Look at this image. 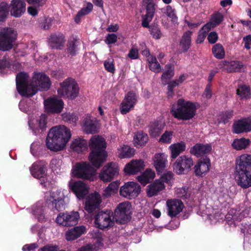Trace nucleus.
<instances>
[{"instance_id": "obj_4", "label": "nucleus", "mask_w": 251, "mask_h": 251, "mask_svg": "<svg viewBox=\"0 0 251 251\" xmlns=\"http://www.w3.org/2000/svg\"><path fill=\"white\" fill-rule=\"evenodd\" d=\"M200 106L198 102L180 98L172 105L170 113L178 120L189 121L195 117L197 110Z\"/></svg>"}, {"instance_id": "obj_47", "label": "nucleus", "mask_w": 251, "mask_h": 251, "mask_svg": "<svg viewBox=\"0 0 251 251\" xmlns=\"http://www.w3.org/2000/svg\"><path fill=\"white\" fill-rule=\"evenodd\" d=\"M188 190L189 188L187 186L177 188L176 190L177 197L180 198L184 200L189 199L190 196V193Z\"/></svg>"}, {"instance_id": "obj_24", "label": "nucleus", "mask_w": 251, "mask_h": 251, "mask_svg": "<svg viewBox=\"0 0 251 251\" xmlns=\"http://www.w3.org/2000/svg\"><path fill=\"white\" fill-rule=\"evenodd\" d=\"M66 41L62 33L52 34L48 38L49 46L51 49L62 50Z\"/></svg>"}, {"instance_id": "obj_6", "label": "nucleus", "mask_w": 251, "mask_h": 251, "mask_svg": "<svg viewBox=\"0 0 251 251\" xmlns=\"http://www.w3.org/2000/svg\"><path fill=\"white\" fill-rule=\"evenodd\" d=\"M79 87L74 78L68 77L60 83V87L57 89L59 96L74 100L78 96Z\"/></svg>"}, {"instance_id": "obj_49", "label": "nucleus", "mask_w": 251, "mask_h": 251, "mask_svg": "<svg viewBox=\"0 0 251 251\" xmlns=\"http://www.w3.org/2000/svg\"><path fill=\"white\" fill-rule=\"evenodd\" d=\"M223 20L224 16L223 14L219 12H217L212 15L211 22L213 24V26H216L219 25Z\"/></svg>"}, {"instance_id": "obj_63", "label": "nucleus", "mask_w": 251, "mask_h": 251, "mask_svg": "<svg viewBox=\"0 0 251 251\" xmlns=\"http://www.w3.org/2000/svg\"><path fill=\"white\" fill-rule=\"evenodd\" d=\"M38 247V244L34 243L24 245L22 248V250L23 251H33Z\"/></svg>"}, {"instance_id": "obj_1", "label": "nucleus", "mask_w": 251, "mask_h": 251, "mask_svg": "<svg viewBox=\"0 0 251 251\" xmlns=\"http://www.w3.org/2000/svg\"><path fill=\"white\" fill-rule=\"evenodd\" d=\"M90 152L88 159L90 163L81 161L73 167L72 174L73 177L85 180H90L96 173V169L100 168L106 161L107 153L105 149L106 143L101 136L91 137L89 142Z\"/></svg>"}, {"instance_id": "obj_18", "label": "nucleus", "mask_w": 251, "mask_h": 251, "mask_svg": "<svg viewBox=\"0 0 251 251\" xmlns=\"http://www.w3.org/2000/svg\"><path fill=\"white\" fill-rule=\"evenodd\" d=\"M251 131V117L244 118L235 121L232 131L236 134L247 133Z\"/></svg>"}, {"instance_id": "obj_22", "label": "nucleus", "mask_w": 251, "mask_h": 251, "mask_svg": "<svg viewBox=\"0 0 251 251\" xmlns=\"http://www.w3.org/2000/svg\"><path fill=\"white\" fill-rule=\"evenodd\" d=\"M211 166L210 161L206 156L199 160L194 167V173L197 177H203L207 174Z\"/></svg>"}, {"instance_id": "obj_31", "label": "nucleus", "mask_w": 251, "mask_h": 251, "mask_svg": "<svg viewBox=\"0 0 251 251\" xmlns=\"http://www.w3.org/2000/svg\"><path fill=\"white\" fill-rule=\"evenodd\" d=\"M165 186L162 182L159 180H156L154 182L149 184L147 188V196L151 198L157 195L159 192L162 191Z\"/></svg>"}, {"instance_id": "obj_33", "label": "nucleus", "mask_w": 251, "mask_h": 251, "mask_svg": "<svg viewBox=\"0 0 251 251\" xmlns=\"http://www.w3.org/2000/svg\"><path fill=\"white\" fill-rule=\"evenodd\" d=\"M154 166L158 174H161L164 170L167 160L164 153H156L153 158Z\"/></svg>"}, {"instance_id": "obj_13", "label": "nucleus", "mask_w": 251, "mask_h": 251, "mask_svg": "<svg viewBox=\"0 0 251 251\" xmlns=\"http://www.w3.org/2000/svg\"><path fill=\"white\" fill-rule=\"evenodd\" d=\"M193 165V160L191 157L184 155L177 158L173 164V169L177 174L181 175L189 172Z\"/></svg>"}, {"instance_id": "obj_43", "label": "nucleus", "mask_w": 251, "mask_h": 251, "mask_svg": "<svg viewBox=\"0 0 251 251\" xmlns=\"http://www.w3.org/2000/svg\"><path fill=\"white\" fill-rule=\"evenodd\" d=\"M236 92L237 94L242 99H249L251 97L250 88L245 85L239 86Z\"/></svg>"}, {"instance_id": "obj_16", "label": "nucleus", "mask_w": 251, "mask_h": 251, "mask_svg": "<svg viewBox=\"0 0 251 251\" xmlns=\"http://www.w3.org/2000/svg\"><path fill=\"white\" fill-rule=\"evenodd\" d=\"M138 95L133 91H129L125 96L120 106V112L125 115L133 109L137 102Z\"/></svg>"}, {"instance_id": "obj_54", "label": "nucleus", "mask_w": 251, "mask_h": 251, "mask_svg": "<svg viewBox=\"0 0 251 251\" xmlns=\"http://www.w3.org/2000/svg\"><path fill=\"white\" fill-rule=\"evenodd\" d=\"M173 132L166 131L161 136L159 142L164 143H170L172 139Z\"/></svg>"}, {"instance_id": "obj_19", "label": "nucleus", "mask_w": 251, "mask_h": 251, "mask_svg": "<svg viewBox=\"0 0 251 251\" xmlns=\"http://www.w3.org/2000/svg\"><path fill=\"white\" fill-rule=\"evenodd\" d=\"M25 6L24 0H12L8 5V10L12 16L19 18L25 12Z\"/></svg>"}, {"instance_id": "obj_36", "label": "nucleus", "mask_w": 251, "mask_h": 251, "mask_svg": "<svg viewBox=\"0 0 251 251\" xmlns=\"http://www.w3.org/2000/svg\"><path fill=\"white\" fill-rule=\"evenodd\" d=\"M164 126L157 121L151 122L149 126V133L151 137L158 136L161 133Z\"/></svg>"}, {"instance_id": "obj_28", "label": "nucleus", "mask_w": 251, "mask_h": 251, "mask_svg": "<svg viewBox=\"0 0 251 251\" xmlns=\"http://www.w3.org/2000/svg\"><path fill=\"white\" fill-rule=\"evenodd\" d=\"M144 162L140 160H132L125 167L124 172L126 175H135L144 169Z\"/></svg>"}, {"instance_id": "obj_12", "label": "nucleus", "mask_w": 251, "mask_h": 251, "mask_svg": "<svg viewBox=\"0 0 251 251\" xmlns=\"http://www.w3.org/2000/svg\"><path fill=\"white\" fill-rule=\"evenodd\" d=\"M119 168L118 164L110 162L105 165L100 173V179L104 182H109L119 175Z\"/></svg>"}, {"instance_id": "obj_27", "label": "nucleus", "mask_w": 251, "mask_h": 251, "mask_svg": "<svg viewBox=\"0 0 251 251\" xmlns=\"http://www.w3.org/2000/svg\"><path fill=\"white\" fill-rule=\"evenodd\" d=\"M46 166L45 162L43 161H38L34 163L30 168L32 176L37 178L44 177L47 171Z\"/></svg>"}, {"instance_id": "obj_50", "label": "nucleus", "mask_w": 251, "mask_h": 251, "mask_svg": "<svg viewBox=\"0 0 251 251\" xmlns=\"http://www.w3.org/2000/svg\"><path fill=\"white\" fill-rule=\"evenodd\" d=\"M232 116V110H227L223 112L219 115L220 122L226 124L228 123L229 120L231 119Z\"/></svg>"}, {"instance_id": "obj_45", "label": "nucleus", "mask_w": 251, "mask_h": 251, "mask_svg": "<svg viewBox=\"0 0 251 251\" xmlns=\"http://www.w3.org/2000/svg\"><path fill=\"white\" fill-rule=\"evenodd\" d=\"M149 30L153 38L158 40L162 37V34L157 24L154 23L151 25Z\"/></svg>"}, {"instance_id": "obj_51", "label": "nucleus", "mask_w": 251, "mask_h": 251, "mask_svg": "<svg viewBox=\"0 0 251 251\" xmlns=\"http://www.w3.org/2000/svg\"><path fill=\"white\" fill-rule=\"evenodd\" d=\"M155 4L154 2L149 3H148V4H146V14L145 16H146L150 18H153L155 12Z\"/></svg>"}, {"instance_id": "obj_30", "label": "nucleus", "mask_w": 251, "mask_h": 251, "mask_svg": "<svg viewBox=\"0 0 251 251\" xmlns=\"http://www.w3.org/2000/svg\"><path fill=\"white\" fill-rule=\"evenodd\" d=\"M79 41L75 38L69 39L66 44L65 52L68 57H72L76 55L79 50Z\"/></svg>"}, {"instance_id": "obj_55", "label": "nucleus", "mask_w": 251, "mask_h": 251, "mask_svg": "<svg viewBox=\"0 0 251 251\" xmlns=\"http://www.w3.org/2000/svg\"><path fill=\"white\" fill-rule=\"evenodd\" d=\"M169 69L162 74L161 76L162 80L164 79L170 80L175 75L174 70L172 69L171 65H169Z\"/></svg>"}, {"instance_id": "obj_35", "label": "nucleus", "mask_w": 251, "mask_h": 251, "mask_svg": "<svg viewBox=\"0 0 251 251\" xmlns=\"http://www.w3.org/2000/svg\"><path fill=\"white\" fill-rule=\"evenodd\" d=\"M82 128L86 133L94 134L98 132L96 123L90 117H86L83 120Z\"/></svg>"}, {"instance_id": "obj_5", "label": "nucleus", "mask_w": 251, "mask_h": 251, "mask_svg": "<svg viewBox=\"0 0 251 251\" xmlns=\"http://www.w3.org/2000/svg\"><path fill=\"white\" fill-rule=\"evenodd\" d=\"M28 75L24 72L18 73L16 77V88L19 94L22 97L30 98L36 93L33 84L32 79L29 82Z\"/></svg>"}, {"instance_id": "obj_40", "label": "nucleus", "mask_w": 251, "mask_h": 251, "mask_svg": "<svg viewBox=\"0 0 251 251\" xmlns=\"http://www.w3.org/2000/svg\"><path fill=\"white\" fill-rule=\"evenodd\" d=\"M135 150L127 145H124L120 149L119 157L121 159L130 158L134 154Z\"/></svg>"}, {"instance_id": "obj_64", "label": "nucleus", "mask_w": 251, "mask_h": 251, "mask_svg": "<svg viewBox=\"0 0 251 251\" xmlns=\"http://www.w3.org/2000/svg\"><path fill=\"white\" fill-rule=\"evenodd\" d=\"M172 178L173 174L171 173H167L166 174H164L163 175L161 176L159 180L161 182H162L163 183L164 182L169 183Z\"/></svg>"}, {"instance_id": "obj_23", "label": "nucleus", "mask_w": 251, "mask_h": 251, "mask_svg": "<svg viewBox=\"0 0 251 251\" xmlns=\"http://www.w3.org/2000/svg\"><path fill=\"white\" fill-rule=\"evenodd\" d=\"M211 150L212 146L209 144L197 143L190 148V153L197 157H201L209 154Z\"/></svg>"}, {"instance_id": "obj_17", "label": "nucleus", "mask_w": 251, "mask_h": 251, "mask_svg": "<svg viewBox=\"0 0 251 251\" xmlns=\"http://www.w3.org/2000/svg\"><path fill=\"white\" fill-rule=\"evenodd\" d=\"M141 192V187L137 182L130 181L126 183L120 188V195L128 199L137 197Z\"/></svg>"}, {"instance_id": "obj_37", "label": "nucleus", "mask_w": 251, "mask_h": 251, "mask_svg": "<svg viewBox=\"0 0 251 251\" xmlns=\"http://www.w3.org/2000/svg\"><path fill=\"white\" fill-rule=\"evenodd\" d=\"M171 150V158H176L181 152L184 151L186 149V145L183 142L177 143L172 144L170 146Z\"/></svg>"}, {"instance_id": "obj_34", "label": "nucleus", "mask_w": 251, "mask_h": 251, "mask_svg": "<svg viewBox=\"0 0 251 251\" xmlns=\"http://www.w3.org/2000/svg\"><path fill=\"white\" fill-rule=\"evenodd\" d=\"M70 148L74 151L80 153L87 149L88 143L86 140L78 138L72 141Z\"/></svg>"}, {"instance_id": "obj_52", "label": "nucleus", "mask_w": 251, "mask_h": 251, "mask_svg": "<svg viewBox=\"0 0 251 251\" xmlns=\"http://www.w3.org/2000/svg\"><path fill=\"white\" fill-rule=\"evenodd\" d=\"M167 95L168 98H172L174 95V89L178 86V83L174 80L170 81L167 83Z\"/></svg>"}, {"instance_id": "obj_7", "label": "nucleus", "mask_w": 251, "mask_h": 251, "mask_svg": "<svg viewBox=\"0 0 251 251\" xmlns=\"http://www.w3.org/2000/svg\"><path fill=\"white\" fill-rule=\"evenodd\" d=\"M17 38V32L12 27L0 29V51H10L14 47Z\"/></svg>"}, {"instance_id": "obj_26", "label": "nucleus", "mask_w": 251, "mask_h": 251, "mask_svg": "<svg viewBox=\"0 0 251 251\" xmlns=\"http://www.w3.org/2000/svg\"><path fill=\"white\" fill-rule=\"evenodd\" d=\"M70 189L79 199H84L89 191L86 184L80 180L73 182Z\"/></svg>"}, {"instance_id": "obj_57", "label": "nucleus", "mask_w": 251, "mask_h": 251, "mask_svg": "<svg viewBox=\"0 0 251 251\" xmlns=\"http://www.w3.org/2000/svg\"><path fill=\"white\" fill-rule=\"evenodd\" d=\"M117 41V36L114 33L108 34L105 40L107 44H112L115 43Z\"/></svg>"}, {"instance_id": "obj_38", "label": "nucleus", "mask_w": 251, "mask_h": 251, "mask_svg": "<svg viewBox=\"0 0 251 251\" xmlns=\"http://www.w3.org/2000/svg\"><path fill=\"white\" fill-rule=\"evenodd\" d=\"M155 176L154 172L151 169H147L141 176H138V181L144 186L150 182Z\"/></svg>"}, {"instance_id": "obj_48", "label": "nucleus", "mask_w": 251, "mask_h": 251, "mask_svg": "<svg viewBox=\"0 0 251 251\" xmlns=\"http://www.w3.org/2000/svg\"><path fill=\"white\" fill-rule=\"evenodd\" d=\"M9 12L7 3L2 2L0 4V22L5 21Z\"/></svg>"}, {"instance_id": "obj_29", "label": "nucleus", "mask_w": 251, "mask_h": 251, "mask_svg": "<svg viewBox=\"0 0 251 251\" xmlns=\"http://www.w3.org/2000/svg\"><path fill=\"white\" fill-rule=\"evenodd\" d=\"M85 232L86 227L85 226H75L66 232L65 238L68 241H72L77 239Z\"/></svg>"}, {"instance_id": "obj_8", "label": "nucleus", "mask_w": 251, "mask_h": 251, "mask_svg": "<svg viewBox=\"0 0 251 251\" xmlns=\"http://www.w3.org/2000/svg\"><path fill=\"white\" fill-rule=\"evenodd\" d=\"M65 196L60 190H57L50 193L47 197L46 203L48 207L52 211L59 212L65 208Z\"/></svg>"}, {"instance_id": "obj_60", "label": "nucleus", "mask_w": 251, "mask_h": 251, "mask_svg": "<svg viewBox=\"0 0 251 251\" xmlns=\"http://www.w3.org/2000/svg\"><path fill=\"white\" fill-rule=\"evenodd\" d=\"M58 246L56 245H47L39 249L38 251H57Z\"/></svg>"}, {"instance_id": "obj_58", "label": "nucleus", "mask_w": 251, "mask_h": 251, "mask_svg": "<svg viewBox=\"0 0 251 251\" xmlns=\"http://www.w3.org/2000/svg\"><path fill=\"white\" fill-rule=\"evenodd\" d=\"M127 56L131 59H137L139 58V52L137 49L132 48L127 54Z\"/></svg>"}, {"instance_id": "obj_53", "label": "nucleus", "mask_w": 251, "mask_h": 251, "mask_svg": "<svg viewBox=\"0 0 251 251\" xmlns=\"http://www.w3.org/2000/svg\"><path fill=\"white\" fill-rule=\"evenodd\" d=\"M104 67L105 69L112 74H114L115 71L114 60L113 59H107L104 62Z\"/></svg>"}, {"instance_id": "obj_20", "label": "nucleus", "mask_w": 251, "mask_h": 251, "mask_svg": "<svg viewBox=\"0 0 251 251\" xmlns=\"http://www.w3.org/2000/svg\"><path fill=\"white\" fill-rule=\"evenodd\" d=\"M166 205L168 215L172 218L176 217L184 208L183 202L178 199L168 200L166 202Z\"/></svg>"}, {"instance_id": "obj_44", "label": "nucleus", "mask_w": 251, "mask_h": 251, "mask_svg": "<svg viewBox=\"0 0 251 251\" xmlns=\"http://www.w3.org/2000/svg\"><path fill=\"white\" fill-rule=\"evenodd\" d=\"M164 14H165L168 17L171 19V22L176 24L177 22L178 18L176 15V10L173 8L171 5H167L164 9Z\"/></svg>"}, {"instance_id": "obj_11", "label": "nucleus", "mask_w": 251, "mask_h": 251, "mask_svg": "<svg viewBox=\"0 0 251 251\" xmlns=\"http://www.w3.org/2000/svg\"><path fill=\"white\" fill-rule=\"evenodd\" d=\"M79 214L78 212H60L56 218V223L63 226H74L78 223Z\"/></svg>"}, {"instance_id": "obj_42", "label": "nucleus", "mask_w": 251, "mask_h": 251, "mask_svg": "<svg viewBox=\"0 0 251 251\" xmlns=\"http://www.w3.org/2000/svg\"><path fill=\"white\" fill-rule=\"evenodd\" d=\"M148 139V134L143 131H138L134 136L135 143L140 146L145 145Z\"/></svg>"}, {"instance_id": "obj_32", "label": "nucleus", "mask_w": 251, "mask_h": 251, "mask_svg": "<svg viewBox=\"0 0 251 251\" xmlns=\"http://www.w3.org/2000/svg\"><path fill=\"white\" fill-rule=\"evenodd\" d=\"M192 34V32L190 30H187L183 34L179 44L180 49L182 52H187L191 47Z\"/></svg>"}, {"instance_id": "obj_14", "label": "nucleus", "mask_w": 251, "mask_h": 251, "mask_svg": "<svg viewBox=\"0 0 251 251\" xmlns=\"http://www.w3.org/2000/svg\"><path fill=\"white\" fill-rule=\"evenodd\" d=\"M32 83L33 84L36 93L38 90L47 91L51 84L50 77L45 73H34L32 77Z\"/></svg>"}, {"instance_id": "obj_15", "label": "nucleus", "mask_w": 251, "mask_h": 251, "mask_svg": "<svg viewBox=\"0 0 251 251\" xmlns=\"http://www.w3.org/2000/svg\"><path fill=\"white\" fill-rule=\"evenodd\" d=\"M44 107L47 113L59 114L64 108V102L62 99L56 97H50L44 100Z\"/></svg>"}, {"instance_id": "obj_46", "label": "nucleus", "mask_w": 251, "mask_h": 251, "mask_svg": "<svg viewBox=\"0 0 251 251\" xmlns=\"http://www.w3.org/2000/svg\"><path fill=\"white\" fill-rule=\"evenodd\" d=\"M93 8V4L90 2H88L85 7L81 8L77 13L75 19V22L78 23L82 16L88 14L92 11Z\"/></svg>"}, {"instance_id": "obj_56", "label": "nucleus", "mask_w": 251, "mask_h": 251, "mask_svg": "<svg viewBox=\"0 0 251 251\" xmlns=\"http://www.w3.org/2000/svg\"><path fill=\"white\" fill-rule=\"evenodd\" d=\"M38 125L39 127L41 129L42 131L46 129L47 127V117L45 115H41L38 120Z\"/></svg>"}, {"instance_id": "obj_62", "label": "nucleus", "mask_w": 251, "mask_h": 251, "mask_svg": "<svg viewBox=\"0 0 251 251\" xmlns=\"http://www.w3.org/2000/svg\"><path fill=\"white\" fill-rule=\"evenodd\" d=\"M211 83H208L205 87L204 91L203 93V97H204L207 99H210L212 97V92L211 91Z\"/></svg>"}, {"instance_id": "obj_10", "label": "nucleus", "mask_w": 251, "mask_h": 251, "mask_svg": "<svg viewBox=\"0 0 251 251\" xmlns=\"http://www.w3.org/2000/svg\"><path fill=\"white\" fill-rule=\"evenodd\" d=\"M131 204L128 201L119 203L113 213L116 222L120 224H125L128 222L131 218Z\"/></svg>"}, {"instance_id": "obj_59", "label": "nucleus", "mask_w": 251, "mask_h": 251, "mask_svg": "<svg viewBox=\"0 0 251 251\" xmlns=\"http://www.w3.org/2000/svg\"><path fill=\"white\" fill-rule=\"evenodd\" d=\"M218 36L217 33L215 31L210 32L207 36V40L209 43L214 44L218 40Z\"/></svg>"}, {"instance_id": "obj_25", "label": "nucleus", "mask_w": 251, "mask_h": 251, "mask_svg": "<svg viewBox=\"0 0 251 251\" xmlns=\"http://www.w3.org/2000/svg\"><path fill=\"white\" fill-rule=\"evenodd\" d=\"M219 67L220 68H224L227 73H232L241 72L243 64L239 61L224 60L219 64Z\"/></svg>"}, {"instance_id": "obj_9", "label": "nucleus", "mask_w": 251, "mask_h": 251, "mask_svg": "<svg viewBox=\"0 0 251 251\" xmlns=\"http://www.w3.org/2000/svg\"><path fill=\"white\" fill-rule=\"evenodd\" d=\"M94 223L96 227L102 230L113 226L115 224L113 212L111 210L99 212L95 216Z\"/></svg>"}, {"instance_id": "obj_61", "label": "nucleus", "mask_w": 251, "mask_h": 251, "mask_svg": "<svg viewBox=\"0 0 251 251\" xmlns=\"http://www.w3.org/2000/svg\"><path fill=\"white\" fill-rule=\"evenodd\" d=\"M54 20L53 17H47L45 19L44 25H43V28L45 30L50 29L51 25L52 23Z\"/></svg>"}, {"instance_id": "obj_3", "label": "nucleus", "mask_w": 251, "mask_h": 251, "mask_svg": "<svg viewBox=\"0 0 251 251\" xmlns=\"http://www.w3.org/2000/svg\"><path fill=\"white\" fill-rule=\"evenodd\" d=\"M71 137L70 130L65 126L52 127L46 138V146L50 151L62 150Z\"/></svg>"}, {"instance_id": "obj_2", "label": "nucleus", "mask_w": 251, "mask_h": 251, "mask_svg": "<svg viewBox=\"0 0 251 251\" xmlns=\"http://www.w3.org/2000/svg\"><path fill=\"white\" fill-rule=\"evenodd\" d=\"M235 177L237 184L241 188L251 187V155L244 154L236 158Z\"/></svg>"}, {"instance_id": "obj_41", "label": "nucleus", "mask_w": 251, "mask_h": 251, "mask_svg": "<svg viewBox=\"0 0 251 251\" xmlns=\"http://www.w3.org/2000/svg\"><path fill=\"white\" fill-rule=\"evenodd\" d=\"M212 52L214 57L217 59H222L225 57V49L220 43L216 44L213 46Z\"/></svg>"}, {"instance_id": "obj_21", "label": "nucleus", "mask_w": 251, "mask_h": 251, "mask_svg": "<svg viewBox=\"0 0 251 251\" xmlns=\"http://www.w3.org/2000/svg\"><path fill=\"white\" fill-rule=\"evenodd\" d=\"M101 199L100 195L98 193L90 195L86 199L85 202V210L91 213L99 208Z\"/></svg>"}, {"instance_id": "obj_39", "label": "nucleus", "mask_w": 251, "mask_h": 251, "mask_svg": "<svg viewBox=\"0 0 251 251\" xmlns=\"http://www.w3.org/2000/svg\"><path fill=\"white\" fill-rule=\"evenodd\" d=\"M250 139L241 138L234 140L231 146L234 149L240 151L246 149L250 145Z\"/></svg>"}]
</instances>
